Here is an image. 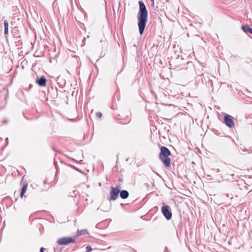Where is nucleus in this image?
<instances>
[{"label":"nucleus","mask_w":252,"mask_h":252,"mask_svg":"<svg viewBox=\"0 0 252 252\" xmlns=\"http://www.w3.org/2000/svg\"><path fill=\"white\" fill-rule=\"evenodd\" d=\"M224 123L229 127H233L234 123L231 116L226 114L224 116Z\"/></svg>","instance_id":"obj_5"},{"label":"nucleus","mask_w":252,"mask_h":252,"mask_svg":"<svg viewBox=\"0 0 252 252\" xmlns=\"http://www.w3.org/2000/svg\"><path fill=\"white\" fill-rule=\"evenodd\" d=\"M87 252H90L92 250V248L90 246H88L86 248Z\"/></svg>","instance_id":"obj_16"},{"label":"nucleus","mask_w":252,"mask_h":252,"mask_svg":"<svg viewBox=\"0 0 252 252\" xmlns=\"http://www.w3.org/2000/svg\"><path fill=\"white\" fill-rule=\"evenodd\" d=\"M227 197H229V195H228V194H227Z\"/></svg>","instance_id":"obj_23"},{"label":"nucleus","mask_w":252,"mask_h":252,"mask_svg":"<svg viewBox=\"0 0 252 252\" xmlns=\"http://www.w3.org/2000/svg\"><path fill=\"white\" fill-rule=\"evenodd\" d=\"M75 241V238L64 237V245H67L70 243H74Z\"/></svg>","instance_id":"obj_10"},{"label":"nucleus","mask_w":252,"mask_h":252,"mask_svg":"<svg viewBox=\"0 0 252 252\" xmlns=\"http://www.w3.org/2000/svg\"><path fill=\"white\" fill-rule=\"evenodd\" d=\"M66 113L68 116L67 117H66L67 120L74 122L76 118H77L76 115V110L74 106L73 107L72 109L71 110V115L69 114L68 112L66 110Z\"/></svg>","instance_id":"obj_7"},{"label":"nucleus","mask_w":252,"mask_h":252,"mask_svg":"<svg viewBox=\"0 0 252 252\" xmlns=\"http://www.w3.org/2000/svg\"><path fill=\"white\" fill-rule=\"evenodd\" d=\"M57 81V83L59 84V86L61 88H63V85L62 84V78L61 76L58 77Z\"/></svg>","instance_id":"obj_15"},{"label":"nucleus","mask_w":252,"mask_h":252,"mask_svg":"<svg viewBox=\"0 0 252 252\" xmlns=\"http://www.w3.org/2000/svg\"><path fill=\"white\" fill-rule=\"evenodd\" d=\"M152 1H154V0H151Z\"/></svg>","instance_id":"obj_24"},{"label":"nucleus","mask_w":252,"mask_h":252,"mask_svg":"<svg viewBox=\"0 0 252 252\" xmlns=\"http://www.w3.org/2000/svg\"><path fill=\"white\" fill-rule=\"evenodd\" d=\"M45 249L43 247H41L40 249V252H44Z\"/></svg>","instance_id":"obj_18"},{"label":"nucleus","mask_w":252,"mask_h":252,"mask_svg":"<svg viewBox=\"0 0 252 252\" xmlns=\"http://www.w3.org/2000/svg\"><path fill=\"white\" fill-rule=\"evenodd\" d=\"M27 187H28L27 184H25L23 186V187L21 189V193H20L21 197H22L24 195V193L26 192V191L27 189Z\"/></svg>","instance_id":"obj_12"},{"label":"nucleus","mask_w":252,"mask_h":252,"mask_svg":"<svg viewBox=\"0 0 252 252\" xmlns=\"http://www.w3.org/2000/svg\"><path fill=\"white\" fill-rule=\"evenodd\" d=\"M36 82L39 86L43 87L46 84L47 79L44 76H42L39 79H37Z\"/></svg>","instance_id":"obj_8"},{"label":"nucleus","mask_w":252,"mask_h":252,"mask_svg":"<svg viewBox=\"0 0 252 252\" xmlns=\"http://www.w3.org/2000/svg\"><path fill=\"white\" fill-rule=\"evenodd\" d=\"M252 190H250V191L248 192V193H252Z\"/></svg>","instance_id":"obj_22"},{"label":"nucleus","mask_w":252,"mask_h":252,"mask_svg":"<svg viewBox=\"0 0 252 252\" xmlns=\"http://www.w3.org/2000/svg\"><path fill=\"white\" fill-rule=\"evenodd\" d=\"M139 5V11L137 13V25L140 35L143 34L146 24L148 22V13L144 2H138Z\"/></svg>","instance_id":"obj_1"},{"label":"nucleus","mask_w":252,"mask_h":252,"mask_svg":"<svg viewBox=\"0 0 252 252\" xmlns=\"http://www.w3.org/2000/svg\"><path fill=\"white\" fill-rule=\"evenodd\" d=\"M120 195L121 198L125 199L128 198L129 193L126 190H122L120 191Z\"/></svg>","instance_id":"obj_9"},{"label":"nucleus","mask_w":252,"mask_h":252,"mask_svg":"<svg viewBox=\"0 0 252 252\" xmlns=\"http://www.w3.org/2000/svg\"><path fill=\"white\" fill-rule=\"evenodd\" d=\"M63 249V238H60L54 246V252H62Z\"/></svg>","instance_id":"obj_6"},{"label":"nucleus","mask_w":252,"mask_h":252,"mask_svg":"<svg viewBox=\"0 0 252 252\" xmlns=\"http://www.w3.org/2000/svg\"><path fill=\"white\" fill-rule=\"evenodd\" d=\"M160 151L158 156L159 159L166 167H169L171 166V159L169 156L171 155V152L165 146L161 147Z\"/></svg>","instance_id":"obj_2"},{"label":"nucleus","mask_w":252,"mask_h":252,"mask_svg":"<svg viewBox=\"0 0 252 252\" xmlns=\"http://www.w3.org/2000/svg\"><path fill=\"white\" fill-rule=\"evenodd\" d=\"M161 212L165 217V218L167 220H169L171 219L172 214L171 211L170 209V207L169 206L166 205H164L161 209Z\"/></svg>","instance_id":"obj_3"},{"label":"nucleus","mask_w":252,"mask_h":252,"mask_svg":"<svg viewBox=\"0 0 252 252\" xmlns=\"http://www.w3.org/2000/svg\"><path fill=\"white\" fill-rule=\"evenodd\" d=\"M151 6L154 7V1H152V3H151Z\"/></svg>","instance_id":"obj_20"},{"label":"nucleus","mask_w":252,"mask_h":252,"mask_svg":"<svg viewBox=\"0 0 252 252\" xmlns=\"http://www.w3.org/2000/svg\"><path fill=\"white\" fill-rule=\"evenodd\" d=\"M4 34H7L8 33V22L7 20H5L4 21Z\"/></svg>","instance_id":"obj_13"},{"label":"nucleus","mask_w":252,"mask_h":252,"mask_svg":"<svg viewBox=\"0 0 252 252\" xmlns=\"http://www.w3.org/2000/svg\"><path fill=\"white\" fill-rule=\"evenodd\" d=\"M252 190H250V191L248 192V193H252Z\"/></svg>","instance_id":"obj_21"},{"label":"nucleus","mask_w":252,"mask_h":252,"mask_svg":"<svg viewBox=\"0 0 252 252\" xmlns=\"http://www.w3.org/2000/svg\"><path fill=\"white\" fill-rule=\"evenodd\" d=\"M86 234H88V231L87 229H83L81 230H78L77 236H81L82 235H84Z\"/></svg>","instance_id":"obj_14"},{"label":"nucleus","mask_w":252,"mask_h":252,"mask_svg":"<svg viewBox=\"0 0 252 252\" xmlns=\"http://www.w3.org/2000/svg\"><path fill=\"white\" fill-rule=\"evenodd\" d=\"M7 121L6 120H5L3 121V124H6L7 123Z\"/></svg>","instance_id":"obj_19"},{"label":"nucleus","mask_w":252,"mask_h":252,"mask_svg":"<svg viewBox=\"0 0 252 252\" xmlns=\"http://www.w3.org/2000/svg\"><path fill=\"white\" fill-rule=\"evenodd\" d=\"M242 29L244 32L246 33L249 32L252 34V28H250L248 25L243 26L242 27Z\"/></svg>","instance_id":"obj_11"},{"label":"nucleus","mask_w":252,"mask_h":252,"mask_svg":"<svg viewBox=\"0 0 252 252\" xmlns=\"http://www.w3.org/2000/svg\"><path fill=\"white\" fill-rule=\"evenodd\" d=\"M119 193L120 189L118 188L111 187V190L110 191V199L112 200H115L118 198Z\"/></svg>","instance_id":"obj_4"},{"label":"nucleus","mask_w":252,"mask_h":252,"mask_svg":"<svg viewBox=\"0 0 252 252\" xmlns=\"http://www.w3.org/2000/svg\"><path fill=\"white\" fill-rule=\"evenodd\" d=\"M96 116L98 118H101L102 116V114L100 112H98L96 113Z\"/></svg>","instance_id":"obj_17"}]
</instances>
